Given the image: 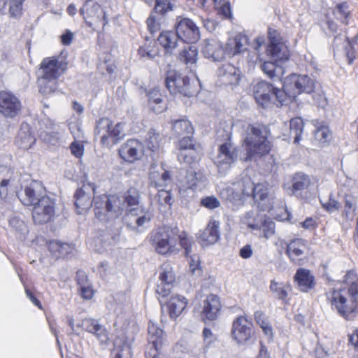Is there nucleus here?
Instances as JSON below:
<instances>
[{
    "label": "nucleus",
    "mask_w": 358,
    "mask_h": 358,
    "mask_svg": "<svg viewBox=\"0 0 358 358\" xmlns=\"http://www.w3.org/2000/svg\"><path fill=\"white\" fill-rule=\"evenodd\" d=\"M94 194V186L88 183L83 185L77 189L74 194L75 206L77 213L83 214L89 210L94 204V213L96 217L100 221L107 222L110 226L114 224L115 229L111 235V239H114L120 234L122 227L120 216L124 210V203L117 195L102 194L94 196L92 201V196Z\"/></svg>",
    "instance_id": "obj_1"
},
{
    "label": "nucleus",
    "mask_w": 358,
    "mask_h": 358,
    "mask_svg": "<svg viewBox=\"0 0 358 358\" xmlns=\"http://www.w3.org/2000/svg\"><path fill=\"white\" fill-rule=\"evenodd\" d=\"M332 309L347 320H352L356 316L358 300V282L352 288L333 289L327 294Z\"/></svg>",
    "instance_id": "obj_2"
},
{
    "label": "nucleus",
    "mask_w": 358,
    "mask_h": 358,
    "mask_svg": "<svg viewBox=\"0 0 358 358\" xmlns=\"http://www.w3.org/2000/svg\"><path fill=\"white\" fill-rule=\"evenodd\" d=\"M315 85V80L310 76L293 74L286 78L283 91L277 92L276 96L281 102L289 103L302 92L307 94L313 92Z\"/></svg>",
    "instance_id": "obj_3"
},
{
    "label": "nucleus",
    "mask_w": 358,
    "mask_h": 358,
    "mask_svg": "<svg viewBox=\"0 0 358 358\" xmlns=\"http://www.w3.org/2000/svg\"><path fill=\"white\" fill-rule=\"evenodd\" d=\"M243 146L247 152V157L266 155L271 151L270 142L262 135L259 127L248 124L242 134Z\"/></svg>",
    "instance_id": "obj_4"
},
{
    "label": "nucleus",
    "mask_w": 358,
    "mask_h": 358,
    "mask_svg": "<svg viewBox=\"0 0 358 358\" xmlns=\"http://www.w3.org/2000/svg\"><path fill=\"white\" fill-rule=\"evenodd\" d=\"M159 134L154 129H150L147 133L145 141L146 148H143L142 143L136 139H129L119 149L120 157H136L141 154L145 157L157 155L159 150Z\"/></svg>",
    "instance_id": "obj_5"
},
{
    "label": "nucleus",
    "mask_w": 358,
    "mask_h": 358,
    "mask_svg": "<svg viewBox=\"0 0 358 358\" xmlns=\"http://www.w3.org/2000/svg\"><path fill=\"white\" fill-rule=\"evenodd\" d=\"M178 227L163 226L153 230L150 234V242L155 251L160 255H166L173 251Z\"/></svg>",
    "instance_id": "obj_6"
},
{
    "label": "nucleus",
    "mask_w": 358,
    "mask_h": 358,
    "mask_svg": "<svg viewBox=\"0 0 358 358\" xmlns=\"http://www.w3.org/2000/svg\"><path fill=\"white\" fill-rule=\"evenodd\" d=\"M124 123L113 125L108 118H101L96 123L95 133L101 138V143L106 147L117 143L124 136Z\"/></svg>",
    "instance_id": "obj_7"
},
{
    "label": "nucleus",
    "mask_w": 358,
    "mask_h": 358,
    "mask_svg": "<svg viewBox=\"0 0 358 358\" xmlns=\"http://www.w3.org/2000/svg\"><path fill=\"white\" fill-rule=\"evenodd\" d=\"M246 182L248 190L245 189L244 192L247 196L253 197L260 210H271L273 208L274 196L271 193L269 185L266 182L255 185L251 179H247Z\"/></svg>",
    "instance_id": "obj_8"
},
{
    "label": "nucleus",
    "mask_w": 358,
    "mask_h": 358,
    "mask_svg": "<svg viewBox=\"0 0 358 358\" xmlns=\"http://www.w3.org/2000/svg\"><path fill=\"white\" fill-rule=\"evenodd\" d=\"M166 88L173 94L191 97L196 92V88L193 83L186 76L175 71L168 73L166 78Z\"/></svg>",
    "instance_id": "obj_9"
},
{
    "label": "nucleus",
    "mask_w": 358,
    "mask_h": 358,
    "mask_svg": "<svg viewBox=\"0 0 358 358\" xmlns=\"http://www.w3.org/2000/svg\"><path fill=\"white\" fill-rule=\"evenodd\" d=\"M279 91H283V89H276L266 81L259 82L253 87V94L256 102L264 108H270L274 104L278 106L288 104L281 102L277 97V92Z\"/></svg>",
    "instance_id": "obj_10"
},
{
    "label": "nucleus",
    "mask_w": 358,
    "mask_h": 358,
    "mask_svg": "<svg viewBox=\"0 0 358 358\" xmlns=\"http://www.w3.org/2000/svg\"><path fill=\"white\" fill-rule=\"evenodd\" d=\"M252 323L245 316L237 317L233 322L231 336L237 344L246 345L250 343L255 335Z\"/></svg>",
    "instance_id": "obj_11"
},
{
    "label": "nucleus",
    "mask_w": 358,
    "mask_h": 358,
    "mask_svg": "<svg viewBox=\"0 0 358 358\" xmlns=\"http://www.w3.org/2000/svg\"><path fill=\"white\" fill-rule=\"evenodd\" d=\"M80 13L90 27H98L100 24L104 27L108 23L104 10L94 0L86 1Z\"/></svg>",
    "instance_id": "obj_12"
},
{
    "label": "nucleus",
    "mask_w": 358,
    "mask_h": 358,
    "mask_svg": "<svg viewBox=\"0 0 358 358\" xmlns=\"http://www.w3.org/2000/svg\"><path fill=\"white\" fill-rule=\"evenodd\" d=\"M269 44L266 48L267 55L275 62L287 61L289 56L287 46L282 41L279 33L274 30L268 29Z\"/></svg>",
    "instance_id": "obj_13"
},
{
    "label": "nucleus",
    "mask_w": 358,
    "mask_h": 358,
    "mask_svg": "<svg viewBox=\"0 0 358 358\" xmlns=\"http://www.w3.org/2000/svg\"><path fill=\"white\" fill-rule=\"evenodd\" d=\"M174 27L179 39L185 43H193L200 38L199 28L189 18L177 17Z\"/></svg>",
    "instance_id": "obj_14"
},
{
    "label": "nucleus",
    "mask_w": 358,
    "mask_h": 358,
    "mask_svg": "<svg viewBox=\"0 0 358 358\" xmlns=\"http://www.w3.org/2000/svg\"><path fill=\"white\" fill-rule=\"evenodd\" d=\"M55 214V201L48 196L42 197L32 209V217L37 224H44L50 221Z\"/></svg>",
    "instance_id": "obj_15"
},
{
    "label": "nucleus",
    "mask_w": 358,
    "mask_h": 358,
    "mask_svg": "<svg viewBox=\"0 0 358 358\" xmlns=\"http://www.w3.org/2000/svg\"><path fill=\"white\" fill-rule=\"evenodd\" d=\"M357 38V35L350 41L348 36L339 35L334 39V54L345 57L349 64L352 63L357 54L355 48Z\"/></svg>",
    "instance_id": "obj_16"
},
{
    "label": "nucleus",
    "mask_w": 358,
    "mask_h": 358,
    "mask_svg": "<svg viewBox=\"0 0 358 358\" xmlns=\"http://www.w3.org/2000/svg\"><path fill=\"white\" fill-rule=\"evenodd\" d=\"M21 108V102L13 93L6 90L0 92V114L6 117H14Z\"/></svg>",
    "instance_id": "obj_17"
},
{
    "label": "nucleus",
    "mask_w": 358,
    "mask_h": 358,
    "mask_svg": "<svg viewBox=\"0 0 358 358\" xmlns=\"http://www.w3.org/2000/svg\"><path fill=\"white\" fill-rule=\"evenodd\" d=\"M67 65V62L60 58H45L41 64L43 71L41 77L58 80V78L66 70Z\"/></svg>",
    "instance_id": "obj_18"
},
{
    "label": "nucleus",
    "mask_w": 358,
    "mask_h": 358,
    "mask_svg": "<svg viewBox=\"0 0 358 358\" xmlns=\"http://www.w3.org/2000/svg\"><path fill=\"white\" fill-rule=\"evenodd\" d=\"M290 178L291 184L285 183L282 187L285 192L291 196H301L310 184V177L302 172L294 173Z\"/></svg>",
    "instance_id": "obj_19"
},
{
    "label": "nucleus",
    "mask_w": 358,
    "mask_h": 358,
    "mask_svg": "<svg viewBox=\"0 0 358 358\" xmlns=\"http://www.w3.org/2000/svg\"><path fill=\"white\" fill-rule=\"evenodd\" d=\"M180 187L195 191H201L206 186L207 178L201 171H195L190 166L187 170V175L183 180L180 181Z\"/></svg>",
    "instance_id": "obj_20"
},
{
    "label": "nucleus",
    "mask_w": 358,
    "mask_h": 358,
    "mask_svg": "<svg viewBox=\"0 0 358 358\" xmlns=\"http://www.w3.org/2000/svg\"><path fill=\"white\" fill-rule=\"evenodd\" d=\"M45 195V189L42 184L37 181H33L29 185L27 186L24 190V194L21 195L20 200L25 206H33Z\"/></svg>",
    "instance_id": "obj_21"
},
{
    "label": "nucleus",
    "mask_w": 358,
    "mask_h": 358,
    "mask_svg": "<svg viewBox=\"0 0 358 358\" xmlns=\"http://www.w3.org/2000/svg\"><path fill=\"white\" fill-rule=\"evenodd\" d=\"M219 229L220 222L210 220L205 229L199 231L196 235L200 243L203 246L215 243L220 236Z\"/></svg>",
    "instance_id": "obj_22"
},
{
    "label": "nucleus",
    "mask_w": 358,
    "mask_h": 358,
    "mask_svg": "<svg viewBox=\"0 0 358 358\" xmlns=\"http://www.w3.org/2000/svg\"><path fill=\"white\" fill-rule=\"evenodd\" d=\"M201 52L206 58L214 62L222 60L225 55L222 43L215 39H209L204 41L201 48Z\"/></svg>",
    "instance_id": "obj_23"
},
{
    "label": "nucleus",
    "mask_w": 358,
    "mask_h": 358,
    "mask_svg": "<svg viewBox=\"0 0 358 358\" xmlns=\"http://www.w3.org/2000/svg\"><path fill=\"white\" fill-rule=\"evenodd\" d=\"M222 305L219 297L215 294L208 295L203 301L201 315L203 320H215L218 317Z\"/></svg>",
    "instance_id": "obj_24"
},
{
    "label": "nucleus",
    "mask_w": 358,
    "mask_h": 358,
    "mask_svg": "<svg viewBox=\"0 0 358 358\" xmlns=\"http://www.w3.org/2000/svg\"><path fill=\"white\" fill-rule=\"evenodd\" d=\"M306 250V241L302 238H296L287 244L286 254L292 262L300 264Z\"/></svg>",
    "instance_id": "obj_25"
},
{
    "label": "nucleus",
    "mask_w": 358,
    "mask_h": 358,
    "mask_svg": "<svg viewBox=\"0 0 358 358\" xmlns=\"http://www.w3.org/2000/svg\"><path fill=\"white\" fill-rule=\"evenodd\" d=\"M220 81L223 85H236L240 79V71L231 64H225L217 71Z\"/></svg>",
    "instance_id": "obj_26"
},
{
    "label": "nucleus",
    "mask_w": 358,
    "mask_h": 358,
    "mask_svg": "<svg viewBox=\"0 0 358 358\" xmlns=\"http://www.w3.org/2000/svg\"><path fill=\"white\" fill-rule=\"evenodd\" d=\"M294 280L297 284L299 290L303 292H309L315 286V277L310 271L306 268L297 269L294 276Z\"/></svg>",
    "instance_id": "obj_27"
},
{
    "label": "nucleus",
    "mask_w": 358,
    "mask_h": 358,
    "mask_svg": "<svg viewBox=\"0 0 358 358\" xmlns=\"http://www.w3.org/2000/svg\"><path fill=\"white\" fill-rule=\"evenodd\" d=\"M35 141L36 138L31 134L29 125L27 123H22L15 140L18 148L23 150H28Z\"/></svg>",
    "instance_id": "obj_28"
},
{
    "label": "nucleus",
    "mask_w": 358,
    "mask_h": 358,
    "mask_svg": "<svg viewBox=\"0 0 358 358\" xmlns=\"http://www.w3.org/2000/svg\"><path fill=\"white\" fill-rule=\"evenodd\" d=\"M248 37L245 35L238 34L234 38H229L224 49L225 53L230 56L238 55L246 50Z\"/></svg>",
    "instance_id": "obj_29"
},
{
    "label": "nucleus",
    "mask_w": 358,
    "mask_h": 358,
    "mask_svg": "<svg viewBox=\"0 0 358 358\" xmlns=\"http://www.w3.org/2000/svg\"><path fill=\"white\" fill-rule=\"evenodd\" d=\"M78 327H82L86 331L96 335L102 343L108 339L106 329L98 322L92 318H86Z\"/></svg>",
    "instance_id": "obj_30"
},
{
    "label": "nucleus",
    "mask_w": 358,
    "mask_h": 358,
    "mask_svg": "<svg viewBox=\"0 0 358 358\" xmlns=\"http://www.w3.org/2000/svg\"><path fill=\"white\" fill-rule=\"evenodd\" d=\"M179 37L176 32L173 31H164L160 33L157 41L160 45L163 47L167 54H172L173 51L178 45Z\"/></svg>",
    "instance_id": "obj_31"
},
{
    "label": "nucleus",
    "mask_w": 358,
    "mask_h": 358,
    "mask_svg": "<svg viewBox=\"0 0 358 358\" xmlns=\"http://www.w3.org/2000/svg\"><path fill=\"white\" fill-rule=\"evenodd\" d=\"M187 305V300L181 295H174L167 303V308L171 318H177L185 310Z\"/></svg>",
    "instance_id": "obj_32"
},
{
    "label": "nucleus",
    "mask_w": 358,
    "mask_h": 358,
    "mask_svg": "<svg viewBox=\"0 0 358 358\" xmlns=\"http://www.w3.org/2000/svg\"><path fill=\"white\" fill-rule=\"evenodd\" d=\"M148 343L156 352L160 350L163 343V331L153 322L150 321L148 327Z\"/></svg>",
    "instance_id": "obj_33"
},
{
    "label": "nucleus",
    "mask_w": 358,
    "mask_h": 358,
    "mask_svg": "<svg viewBox=\"0 0 358 358\" xmlns=\"http://www.w3.org/2000/svg\"><path fill=\"white\" fill-rule=\"evenodd\" d=\"M304 122L301 117H295L290 120L289 132L283 134L285 139L293 138L294 143H297L301 140V135L303 133Z\"/></svg>",
    "instance_id": "obj_34"
},
{
    "label": "nucleus",
    "mask_w": 358,
    "mask_h": 358,
    "mask_svg": "<svg viewBox=\"0 0 358 358\" xmlns=\"http://www.w3.org/2000/svg\"><path fill=\"white\" fill-rule=\"evenodd\" d=\"M13 169L0 166V197L5 199L8 195V187L13 180Z\"/></svg>",
    "instance_id": "obj_35"
},
{
    "label": "nucleus",
    "mask_w": 358,
    "mask_h": 358,
    "mask_svg": "<svg viewBox=\"0 0 358 358\" xmlns=\"http://www.w3.org/2000/svg\"><path fill=\"white\" fill-rule=\"evenodd\" d=\"M358 213L357 200L352 196H346L344 199V206L342 212L343 218L352 220Z\"/></svg>",
    "instance_id": "obj_36"
},
{
    "label": "nucleus",
    "mask_w": 358,
    "mask_h": 358,
    "mask_svg": "<svg viewBox=\"0 0 358 358\" xmlns=\"http://www.w3.org/2000/svg\"><path fill=\"white\" fill-rule=\"evenodd\" d=\"M149 107L155 113H160L165 109L162 94L158 89H153L148 93Z\"/></svg>",
    "instance_id": "obj_37"
},
{
    "label": "nucleus",
    "mask_w": 358,
    "mask_h": 358,
    "mask_svg": "<svg viewBox=\"0 0 358 358\" xmlns=\"http://www.w3.org/2000/svg\"><path fill=\"white\" fill-rule=\"evenodd\" d=\"M263 218V216L257 211L250 210L244 215L242 221L250 229L259 230L262 225V220Z\"/></svg>",
    "instance_id": "obj_38"
},
{
    "label": "nucleus",
    "mask_w": 358,
    "mask_h": 358,
    "mask_svg": "<svg viewBox=\"0 0 358 358\" xmlns=\"http://www.w3.org/2000/svg\"><path fill=\"white\" fill-rule=\"evenodd\" d=\"M137 210L135 208H131L127 215V217L130 220V222L127 223V227L134 231H138V227H142L145 223L150 221V217L146 214L136 217Z\"/></svg>",
    "instance_id": "obj_39"
},
{
    "label": "nucleus",
    "mask_w": 358,
    "mask_h": 358,
    "mask_svg": "<svg viewBox=\"0 0 358 358\" xmlns=\"http://www.w3.org/2000/svg\"><path fill=\"white\" fill-rule=\"evenodd\" d=\"M91 148V144L85 139L74 140L70 145L71 154L75 157H82L84 155L90 154L88 150Z\"/></svg>",
    "instance_id": "obj_40"
},
{
    "label": "nucleus",
    "mask_w": 358,
    "mask_h": 358,
    "mask_svg": "<svg viewBox=\"0 0 358 358\" xmlns=\"http://www.w3.org/2000/svg\"><path fill=\"white\" fill-rule=\"evenodd\" d=\"M172 129L174 133L180 136L191 134L193 131V127L191 123L185 119L174 120L172 123Z\"/></svg>",
    "instance_id": "obj_41"
},
{
    "label": "nucleus",
    "mask_w": 358,
    "mask_h": 358,
    "mask_svg": "<svg viewBox=\"0 0 358 358\" xmlns=\"http://www.w3.org/2000/svg\"><path fill=\"white\" fill-rule=\"evenodd\" d=\"M58 86V80H52L45 78L38 79L39 92L43 96H48L56 91Z\"/></svg>",
    "instance_id": "obj_42"
},
{
    "label": "nucleus",
    "mask_w": 358,
    "mask_h": 358,
    "mask_svg": "<svg viewBox=\"0 0 358 358\" xmlns=\"http://www.w3.org/2000/svg\"><path fill=\"white\" fill-rule=\"evenodd\" d=\"M197 49L193 45H188L180 54V59L187 65H194L197 60Z\"/></svg>",
    "instance_id": "obj_43"
},
{
    "label": "nucleus",
    "mask_w": 358,
    "mask_h": 358,
    "mask_svg": "<svg viewBox=\"0 0 358 358\" xmlns=\"http://www.w3.org/2000/svg\"><path fill=\"white\" fill-rule=\"evenodd\" d=\"M9 226L11 230L15 233L18 238H24L26 234L28 232V229L26 224L24 221L17 217H14L10 219Z\"/></svg>",
    "instance_id": "obj_44"
},
{
    "label": "nucleus",
    "mask_w": 358,
    "mask_h": 358,
    "mask_svg": "<svg viewBox=\"0 0 358 358\" xmlns=\"http://www.w3.org/2000/svg\"><path fill=\"white\" fill-rule=\"evenodd\" d=\"M270 289L275 294L278 299L281 300L285 304L288 303V292L285 286L276 282L275 280H271Z\"/></svg>",
    "instance_id": "obj_45"
},
{
    "label": "nucleus",
    "mask_w": 358,
    "mask_h": 358,
    "mask_svg": "<svg viewBox=\"0 0 358 358\" xmlns=\"http://www.w3.org/2000/svg\"><path fill=\"white\" fill-rule=\"evenodd\" d=\"M176 238V243L179 241L181 247L185 250V255L189 256L192 252V240L187 235V234L178 228L177 236Z\"/></svg>",
    "instance_id": "obj_46"
},
{
    "label": "nucleus",
    "mask_w": 358,
    "mask_h": 358,
    "mask_svg": "<svg viewBox=\"0 0 358 358\" xmlns=\"http://www.w3.org/2000/svg\"><path fill=\"white\" fill-rule=\"evenodd\" d=\"M176 277L173 269L169 264H164L161 267V272L159 273V281L169 283L173 285L175 282Z\"/></svg>",
    "instance_id": "obj_47"
},
{
    "label": "nucleus",
    "mask_w": 358,
    "mask_h": 358,
    "mask_svg": "<svg viewBox=\"0 0 358 358\" xmlns=\"http://www.w3.org/2000/svg\"><path fill=\"white\" fill-rule=\"evenodd\" d=\"M350 13L349 6L346 3H342L336 6L334 10V15L336 19L343 23H348V17Z\"/></svg>",
    "instance_id": "obj_48"
},
{
    "label": "nucleus",
    "mask_w": 358,
    "mask_h": 358,
    "mask_svg": "<svg viewBox=\"0 0 358 358\" xmlns=\"http://www.w3.org/2000/svg\"><path fill=\"white\" fill-rule=\"evenodd\" d=\"M220 154L225 157H236L241 155L240 150L235 147L230 140L222 144L219 148Z\"/></svg>",
    "instance_id": "obj_49"
},
{
    "label": "nucleus",
    "mask_w": 358,
    "mask_h": 358,
    "mask_svg": "<svg viewBox=\"0 0 358 358\" xmlns=\"http://www.w3.org/2000/svg\"><path fill=\"white\" fill-rule=\"evenodd\" d=\"M234 162V158H214L213 160L220 175H224Z\"/></svg>",
    "instance_id": "obj_50"
},
{
    "label": "nucleus",
    "mask_w": 358,
    "mask_h": 358,
    "mask_svg": "<svg viewBox=\"0 0 358 358\" xmlns=\"http://www.w3.org/2000/svg\"><path fill=\"white\" fill-rule=\"evenodd\" d=\"M26 0H10L9 14L11 17L19 18L22 15V6Z\"/></svg>",
    "instance_id": "obj_51"
},
{
    "label": "nucleus",
    "mask_w": 358,
    "mask_h": 358,
    "mask_svg": "<svg viewBox=\"0 0 358 358\" xmlns=\"http://www.w3.org/2000/svg\"><path fill=\"white\" fill-rule=\"evenodd\" d=\"M157 54L158 50L154 45H145L138 49V55L142 58L153 59Z\"/></svg>",
    "instance_id": "obj_52"
},
{
    "label": "nucleus",
    "mask_w": 358,
    "mask_h": 358,
    "mask_svg": "<svg viewBox=\"0 0 358 358\" xmlns=\"http://www.w3.org/2000/svg\"><path fill=\"white\" fill-rule=\"evenodd\" d=\"M215 8L218 10V13L222 15L224 17H231V8L229 3L226 0H213Z\"/></svg>",
    "instance_id": "obj_53"
},
{
    "label": "nucleus",
    "mask_w": 358,
    "mask_h": 358,
    "mask_svg": "<svg viewBox=\"0 0 358 358\" xmlns=\"http://www.w3.org/2000/svg\"><path fill=\"white\" fill-rule=\"evenodd\" d=\"M261 229L263 231L264 236L266 238H269L275 233V224L272 220L268 219H262Z\"/></svg>",
    "instance_id": "obj_54"
},
{
    "label": "nucleus",
    "mask_w": 358,
    "mask_h": 358,
    "mask_svg": "<svg viewBox=\"0 0 358 358\" xmlns=\"http://www.w3.org/2000/svg\"><path fill=\"white\" fill-rule=\"evenodd\" d=\"M139 193L135 188H130L127 192L124 201L129 206H138L139 203Z\"/></svg>",
    "instance_id": "obj_55"
},
{
    "label": "nucleus",
    "mask_w": 358,
    "mask_h": 358,
    "mask_svg": "<svg viewBox=\"0 0 358 358\" xmlns=\"http://www.w3.org/2000/svg\"><path fill=\"white\" fill-rule=\"evenodd\" d=\"M78 278L82 276L83 278H85L86 277L83 273H78ZM78 283L80 286V290L82 297L85 299H90L93 296V290L91 287L82 283V280L80 278L78 279Z\"/></svg>",
    "instance_id": "obj_56"
},
{
    "label": "nucleus",
    "mask_w": 358,
    "mask_h": 358,
    "mask_svg": "<svg viewBox=\"0 0 358 358\" xmlns=\"http://www.w3.org/2000/svg\"><path fill=\"white\" fill-rule=\"evenodd\" d=\"M69 129L74 138V140L85 139L84 131L83 130L81 123L79 121L71 122L69 124Z\"/></svg>",
    "instance_id": "obj_57"
},
{
    "label": "nucleus",
    "mask_w": 358,
    "mask_h": 358,
    "mask_svg": "<svg viewBox=\"0 0 358 358\" xmlns=\"http://www.w3.org/2000/svg\"><path fill=\"white\" fill-rule=\"evenodd\" d=\"M172 10L170 0H155V10L159 14H164L168 10Z\"/></svg>",
    "instance_id": "obj_58"
},
{
    "label": "nucleus",
    "mask_w": 358,
    "mask_h": 358,
    "mask_svg": "<svg viewBox=\"0 0 358 358\" xmlns=\"http://www.w3.org/2000/svg\"><path fill=\"white\" fill-rule=\"evenodd\" d=\"M220 196L227 201H233L238 196V193L229 186L222 187L220 192Z\"/></svg>",
    "instance_id": "obj_59"
},
{
    "label": "nucleus",
    "mask_w": 358,
    "mask_h": 358,
    "mask_svg": "<svg viewBox=\"0 0 358 358\" xmlns=\"http://www.w3.org/2000/svg\"><path fill=\"white\" fill-rule=\"evenodd\" d=\"M162 17H157L151 15L147 20L148 29L151 33H155L161 29Z\"/></svg>",
    "instance_id": "obj_60"
},
{
    "label": "nucleus",
    "mask_w": 358,
    "mask_h": 358,
    "mask_svg": "<svg viewBox=\"0 0 358 358\" xmlns=\"http://www.w3.org/2000/svg\"><path fill=\"white\" fill-rule=\"evenodd\" d=\"M172 288L173 285H170L169 283L160 282L159 280V282L157 283L156 287V294L159 296L166 297L171 293V290Z\"/></svg>",
    "instance_id": "obj_61"
},
{
    "label": "nucleus",
    "mask_w": 358,
    "mask_h": 358,
    "mask_svg": "<svg viewBox=\"0 0 358 358\" xmlns=\"http://www.w3.org/2000/svg\"><path fill=\"white\" fill-rule=\"evenodd\" d=\"M201 203L202 206L210 210H213L220 206L219 200L213 196H206L201 199Z\"/></svg>",
    "instance_id": "obj_62"
},
{
    "label": "nucleus",
    "mask_w": 358,
    "mask_h": 358,
    "mask_svg": "<svg viewBox=\"0 0 358 358\" xmlns=\"http://www.w3.org/2000/svg\"><path fill=\"white\" fill-rule=\"evenodd\" d=\"M261 68L268 77L272 78L276 76L277 66L273 62H265Z\"/></svg>",
    "instance_id": "obj_63"
},
{
    "label": "nucleus",
    "mask_w": 358,
    "mask_h": 358,
    "mask_svg": "<svg viewBox=\"0 0 358 358\" xmlns=\"http://www.w3.org/2000/svg\"><path fill=\"white\" fill-rule=\"evenodd\" d=\"M158 202L161 205L166 204L171 206L172 203V196L170 192L160 189L159 190L157 195Z\"/></svg>",
    "instance_id": "obj_64"
}]
</instances>
